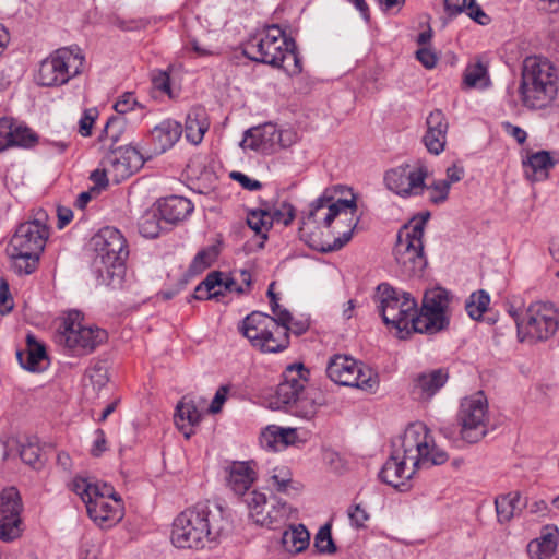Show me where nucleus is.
<instances>
[{
    "label": "nucleus",
    "instance_id": "obj_1",
    "mask_svg": "<svg viewBox=\"0 0 559 559\" xmlns=\"http://www.w3.org/2000/svg\"><path fill=\"white\" fill-rule=\"evenodd\" d=\"M448 460L449 454L436 444L427 426L412 424L403 436L393 441V451L379 472V478L404 491L417 469L442 465Z\"/></svg>",
    "mask_w": 559,
    "mask_h": 559
},
{
    "label": "nucleus",
    "instance_id": "obj_2",
    "mask_svg": "<svg viewBox=\"0 0 559 559\" xmlns=\"http://www.w3.org/2000/svg\"><path fill=\"white\" fill-rule=\"evenodd\" d=\"M243 55L252 61L281 68L289 75L302 71L295 40L286 37L276 24L252 36L243 46Z\"/></svg>",
    "mask_w": 559,
    "mask_h": 559
},
{
    "label": "nucleus",
    "instance_id": "obj_3",
    "mask_svg": "<svg viewBox=\"0 0 559 559\" xmlns=\"http://www.w3.org/2000/svg\"><path fill=\"white\" fill-rule=\"evenodd\" d=\"M222 527L206 503L180 512L173 522L171 543L180 549H204L216 544Z\"/></svg>",
    "mask_w": 559,
    "mask_h": 559
},
{
    "label": "nucleus",
    "instance_id": "obj_4",
    "mask_svg": "<svg viewBox=\"0 0 559 559\" xmlns=\"http://www.w3.org/2000/svg\"><path fill=\"white\" fill-rule=\"evenodd\" d=\"M559 91L558 69L547 58L528 56L523 60L519 94L523 106L544 109L557 98Z\"/></svg>",
    "mask_w": 559,
    "mask_h": 559
},
{
    "label": "nucleus",
    "instance_id": "obj_5",
    "mask_svg": "<svg viewBox=\"0 0 559 559\" xmlns=\"http://www.w3.org/2000/svg\"><path fill=\"white\" fill-rule=\"evenodd\" d=\"M46 211L38 210L32 219L21 223L11 237L8 254L17 274H32L49 237Z\"/></svg>",
    "mask_w": 559,
    "mask_h": 559
},
{
    "label": "nucleus",
    "instance_id": "obj_6",
    "mask_svg": "<svg viewBox=\"0 0 559 559\" xmlns=\"http://www.w3.org/2000/svg\"><path fill=\"white\" fill-rule=\"evenodd\" d=\"M374 298L384 324L395 329L400 338L413 333L412 321L417 312V301L409 293L382 283L377 287Z\"/></svg>",
    "mask_w": 559,
    "mask_h": 559
},
{
    "label": "nucleus",
    "instance_id": "obj_7",
    "mask_svg": "<svg viewBox=\"0 0 559 559\" xmlns=\"http://www.w3.org/2000/svg\"><path fill=\"white\" fill-rule=\"evenodd\" d=\"M309 370L301 364L292 365L284 372V380L277 385L276 403L278 408L304 419H311L317 413L312 399L305 395V384Z\"/></svg>",
    "mask_w": 559,
    "mask_h": 559
},
{
    "label": "nucleus",
    "instance_id": "obj_8",
    "mask_svg": "<svg viewBox=\"0 0 559 559\" xmlns=\"http://www.w3.org/2000/svg\"><path fill=\"white\" fill-rule=\"evenodd\" d=\"M454 296L442 287L427 289L420 309L413 317V333L437 334L450 325L451 304Z\"/></svg>",
    "mask_w": 559,
    "mask_h": 559
},
{
    "label": "nucleus",
    "instance_id": "obj_9",
    "mask_svg": "<svg viewBox=\"0 0 559 559\" xmlns=\"http://www.w3.org/2000/svg\"><path fill=\"white\" fill-rule=\"evenodd\" d=\"M84 63L85 56L79 46L61 47L40 62L37 82L47 87L61 86L80 75Z\"/></svg>",
    "mask_w": 559,
    "mask_h": 559
},
{
    "label": "nucleus",
    "instance_id": "obj_10",
    "mask_svg": "<svg viewBox=\"0 0 559 559\" xmlns=\"http://www.w3.org/2000/svg\"><path fill=\"white\" fill-rule=\"evenodd\" d=\"M515 320L520 342H543L550 338L559 328V311L551 302L531 304L522 316L511 313Z\"/></svg>",
    "mask_w": 559,
    "mask_h": 559
},
{
    "label": "nucleus",
    "instance_id": "obj_11",
    "mask_svg": "<svg viewBox=\"0 0 559 559\" xmlns=\"http://www.w3.org/2000/svg\"><path fill=\"white\" fill-rule=\"evenodd\" d=\"M239 331L250 344L262 353H281L289 346L284 328L280 326L271 316L253 311L240 323Z\"/></svg>",
    "mask_w": 559,
    "mask_h": 559
},
{
    "label": "nucleus",
    "instance_id": "obj_12",
    "mask_svg": "<svg viewBox=\"0 0 559 559\" xmlns=\"http://www.w3.org/2000/svg\"><path fill=\"white\" fill-rule=\"evenodd\" d=\"M96 262L103 266L108 276L121 280L124 275V261L129 254L127 241L115 227L102 228L93 238Z\"/></svg>",
    "mask_w": 559,
    "mask_h": 559
},
{
    "label": "nucleus",
    "instance_id": "obj_13",
    "mask_svg": "<svg viewBox=\"0 0 559 559\" xmlns=\"http://www.w3.org/2000/svg\"><path fill=\"white\" fill-rule=\"evenodd\" d=\"M328 377L344 386H355L367 392H374L379 385L378 374L347 355H334L326 366Z\"/></svg>",
    "mask_w": 559,
    "mask_h": 559
},
{
    "label": "nucleus",
    "instance_id": "obj_14",
    "mask_svg": "<svg viewBox=\"0 0 559 559\" xmlns=\"http://www.w3.org/2000/svg\"><path fill=\"white\" fill-rule=\"evenodd\" d=\"M57 337L58 342L74 355H85L107 340V332L99 328L83 325L81 313L74 310L68 313Z\"/></svg>",
    "mask_w": 559,
    "mask_h": 559
},
{
    "label": "nucleus",
    "instance_id": "obj_15",
    "mask_svg": "<svg viewBox=\"0 0 559 559\" xmlns=\"http://www.w3.org/2000/svg\"><path fill=\"white\" fill-rule=\"evenodd\" d=\"M407 231L400 228L393 248L394 259L400 266L401 273L407 277H420L427 266V258L424 253V241L420 237V229Z\"/></svg>",
    "mask_w": 559,
    "mask_h": 559
},
{
    "label": "nucleus",
    "instance_id": "obj_16",
    "mask_svg": "<svg viewBox=\"0 0 559 559\" xmlns=\"http://www.w3.org/2000/svg\"><path fill=\"white\" fill-rule=\"evenodd\" d=\"M457 420L460 436L467 443H476L487 435L488 403L483 392L462 400Z\"/></svg>",
    "mask_w": 559,
    "mask_h": 559
},
{
    "label": "nucleus",
    "instance_id": "obj_17",
    "mask_svg": "<svg viewBox=\"0 0 559 559\" xmlns=\"http://www.w3.org/2000/svg\"><path fill=\"white\" fill-rule=\"evenodd\" d=\"M273 500L271 508L265 510L267 507L265 493L252 490L245 499V503L249 509V515L257 524L276 530L294 518L297 511L281 499Z\"/></svg>",
    "mask_w": 559,
    "mask_h": 559
},
{
    "label": "nucleus",
    "instance_id": "obj_18",
    "mask_svg": "<svg viewBox=\"0 0 559 559\" xmlns=\"http://www.w3.org/2000/svg\"><path fill=\"white\" fill-rule=\"evenodd\" d=\"M357 210V204L354 194L352 199H336L333 191L325 189L324 192L316 199L311 204L307 217L304 218L302 224L310 223L330 227L333 221L342 215L350 213L353 216Z\"/></svg>",
    "mask_w": 559,
    "mask_h": 559
},
{
    "label": "nucleus",
    "instance_id": "obj_19",
    "mask_svg": "<svg viewBox=\"0 0 559 559\" xmlns=\"http://www.w3.org/2000/svg\"><path fill=\"white\" fill-rule=\"evenodd\" d=\"M23 503L20 492L14 487L4 488L0 493V539L13 542L23 533L21 513Z\"/></svg>",
    "mask_w": 559,
    "mask_h": 559
},
{
    "label": "nucleus",
    "instance_id": "obj_20",
    "mask_svg": "<svg viewBox=\"0 0 559 559\" xmlns=\"http://www.w3.org/2000/svg\"><path fill=\"white\" fill-rule=\"evenodd\" d=\"M427 170L423 167L412 168L409 165H402L385 173L384 182L389 190L407 198L419 195L425 189Z\"/></svg>",
    "mask_w": 559,
    "mask_h": 559
},
{
    "label": "nucleus",
    "instance_id": "obj_21",
    "mask_svg": "<svg viewBox=\"0 0 559 559\" xmlns=\"http://www.w3.org/2000/svg\"><path fill=\"white\" fill-rule=\"evenodd\" d=\"M140 152L130 145L120 146L107 153L100 162L114 182L119 183L143 166Z\"/></svg>",
    "mask_w": 559,
    "mask_h": 559
},
{
    "label": "nucleus",
    "instance_id": "obj_22",
    "mask_svg": "<svg viewBox=\"0 0 559 559\" xmlns=\"http://www.w3.org/2000/svg\"><path fill=\"white\" fill-rule=\"evenodd\" d=\"M283 132L273 123H264L262 126L248 129L240 146L243 150H252L262 154H271L277 148L287 146L283 139Z\"/></svg>",
    "mask_w": 559,
    "mask_h": 559
},
{
    "label": "nucleus",
    "instance_id": "obj_23",
    "mask_svg": "<svg viewBox=\"0 0 559 559\" xmlns=\"http://www.w3.org/2000/svg\"><path fill=\"white\" fill-rule=\"evenodd\" d=\"M448 380L449 370L443 367L415 373L411 380V394L416 401L429 402Z\"/></svg>",
    "mask_w": 559,
    "mask_h": 559
},
{
    "label": "nucleus",
    "instance_id": "obj_24",
    "mask_svg": "<svg viewBox=\"0 0 559 559\" xmlns=\"http://www.w3.org/2000/svg\"><path fill=\"white\" fill-rule=\"evenodd\" d=\"M82 501L86 507L90 519L100 527H111L123 516L122 499L109 501L98 497L94 499L87 498Z\"/></svg>",
    "mask_w": 559,
    "mask_h": 559
},
{
    "label": "nucleus",
    "instance_id": "obj_25",
    "mask_svg": "<svg viewBox=\"0 0 559 559\" xmlns=\"http://www.w3.org/2000/svg\"><path fill=\"white\" fill-rule=\"evenodd\" d=\"M426 124L427 132L423 138L424 144L431 154L439 155L445 146L448 120L440 109H436L427 117Z\"/></svg>",
    "mask_w": 559,
    "mask_h": 559
},
{
    "label": "nucleus",
    "instance_id": "obj_26",
    "mask_svg": "<svg viewBox=\"0 0 559 559\" xmlns=\"http://www.w3.org/2000/svg\"><path fill=\"white\" fill-rule=\"evenodd\" d=\"M559 163V153L538 151L531 154L526 162H523L525 175L532 181H542L548 178L549 170Z\"/></svg>",
    "mask_w": 559,
    "mask_h": 559
},
{
    "label": "nucleus",
    "instance_id": "obj_27",
    "mask_svg": "<svg viewBox=\"0 0 559 559\" xmlns=\"http://www.w3.org/2000/svg\"><path fill=\"white\" fill-rule=\"evenodd\" d=\"M69 488L71 491L76 493L81 500L98 497L105 500L111 499V501H115V499H121V497L114 490L112 486L106 483L102 485L94 483L88 477L75 476L69 484Z\"/></svg>",
    "mask_w": 559,
    "mask_h": 559
},
{
    "label": "nucleus",
    "instance_id": "obj_28",
    "mask_svg": "<svg viewBox=\"0 0 559 559\" xmlns=\"http://www.w3.org/2000/svg\"><path fill=\"white\" fill-rule=\"evenodd\" d=\"M192 202L183 197L169 195L158 201V213L166 223L177 224L193 212Z\"/></svg>",
    "mask_w": 559,
    "mask_h": 559
},
{
    "label": "nucleus",
    "instance_id": "obj_29",
    "mask_svg": "<svg viewBox=\"0 0 559 559\" xmlns=\"http://www.w3.org/2000/svg\"><path fill=\"white\" fill-rule=\"evenodd\" d=\"M182 134V127L179 122L166 119L152 130L154 153L160 154L173 147Z\"/></svg>",
    "mask_w": 559,
    "mask_h": 559
},
{
    "label": "nucleus",
    "instance_id": "obj_30",
    "mask_svg": "<svg viewBox=\"0 0 559 559\" xmlns=\"http://www.w3.org/2000/svg\"><path fill=\"white\" fill-rule=\"evenodd\" d=\"M297 431L294 428H282L275 425L267 426L260 435V444L269 451H280L294 444Z\"/></svg>",
    "mask_w": 559,
    "mask_h": 559
},
{
    "label": "nucleus",
    "instance_id": "obj_31",
    "mask_svg": "<svg viewBox=\"0 0 559 559\" xmlns=\"http://www.w3.org/2000/svg\"><path fill=\"white\" fill-rule=\"evenodd\" d=\"M556 527H545L540 536L527 545V552L531 559H552L558 540Z\"/></svg>",
    "mask_w": 559,
    "mask_h": 559
},
{
    "label": "nucleus",
    "instance_id": "obj_32",
    "mask_svg": "<svg viewBox=\"0 0 559 559\" xmlns=\"http://www.w3.org/2000/svg\"><path fill=\"white\" fill-rule=\"evenodd\" d=\"M255 480V472L249 466L248 463L239 462L234 463L228 477V486L231 490L243 500L251 492L248 491Z\"/></svg>",
    "mask_w": 559,
    "mask_h": 559
},
{
    "label": "nucleus",
    "instance_id": "obj_33",
    "mask_svg": "<svg viewBox=\"0 0 559 559\" xmlns=\"http://www.w3.org/2000/svg\"><path fill=\"white\" fill-rule=\"evenodd\" d=\"M209 126L210 123L205 109L203 107L191 108L186 119V139L194 145L201 143Z\"/></svg>",
    "mask_w": 559,
    "mask_h": 559
},
{
    "label": "nucleus",
    "instance_id": "obj_34",
    "mask_svg": "<svg viewBox=\"0 0 559 559\" xmlns=\"http://www.w3.org/2000/svg\"><path fill=\"white\" fill-rule=\"evenodd\" d=\"M201 420V413L192 401H187L186 397L180 401L176 407L175 423L178 429L188 439L193 435V427Z\"/></svg>",
    "mask_w": 559,
    "mask_h": 559
},
{
    "label": "nucleus",
    "instance_id": "obj_35",
    "mask_svg": "<svg viewBox=\"0 0 559 559\" xmlns=\"http://www.w3.org/2000/svg\"><path fill=\"white\" fill-rule=\"evenodd\" d=\"M27 348L17 350L16 358L22 368L28 371H37L40 364L47 358L45 347L36 341L33 334L26 336Z\"/></svg>",
    "mask_w": 559,
    "mask_h": 559
},
{
    "label": "nucleus",
    "instance_id": "obj_36",
    "mask_svg": "<svg viewBox=\"0 0 559 559\" xmlns=\"http://www.w3.org/2000/svg\"><path fill=\"white\" fill-rule=\"evenodd\" d=\"M310 534L306 526L299 524L297 526H290L282 535L283 547L293 554H298L305 550L309 546Z\"/></svg>",
    "mask_w": 559,
    "mask_h": 559
},
{
    "label": "nucleus",
    "instance_id": "obj_37",
    "mask_svg": "<svg viewBox=\"0 0 559 559\" xmlns=\"http://www.w3.org/2000/svg\"><path fill=\"white\" fill-rule=\"evenodd\" d=\"M221 285L222 272L213 271L195 287L191 297L197 300L218 299L224 296L223 289H216Z\"/></svg>",
    "mask_w": 559,
    "mask_h": 559
},
{
    "label": "nucleus",
    "instance_id": "obj_38",
    "mask_svg": "<svg viewBox=\"0 0 559 559\" xmlns=\"http://www.w3.org/2000/svg\"><path fill=\"white\" fill-rule=\"evenodd\" d=\"M270 485L278 492L296 496L301 490V485L292 479V473L286 466L276 467L270 477Z\"/></svg>",
    "mask_w": 559,
    "mask_h": 559
},
{
    "label": "nucleus",
    "instance_id": "obj_39",
    "mask_svg": "<svg viewBox=\"0 0 559 559\" xmlns=\"http://www.w3.org/2000/svg\"><path fill=\"white\" fill-rule=\"evenodd\" d=\"M521 497L519 492H511L504 496L496 498L495 506L497 518L500 523L509 522L516 509H520L519 504Z\"/></svg>",
    "mask_w": 559,
    "mask_h": 559
},
{
    "label": "nucleus",
    "instance_id": "obj_40",
    "mask_svg": "<svg viewBox=\"0 0 559 559\" xmlns=\"http://www.w3.org/2000/svg\"><path fill=\"white\" fill-rule=\"evenodd\" d=\"M463 83L466 87H487L490 83L488 70L480 61L468 64L463 74Z\"/></svg>",
    "mask_w": 559,
    "mask_h": 559
},
{
    "label": "nucleus",
    "instance_id": "obj_41",
    "mask_svg": "<svg viewBox=\"0 0 559 559\" xmlns=\"http://www.w3.org/2000/svg\"><path fill=\"white\" fill-rule=\"evenodd\" d=\"M248 226L262 237L267 238V231L272 227L271 212L265 210H252L247 216Z\"/></svg>",
    "mask_w": 559,
    "mask_h": 559
},
{
    "label": "nucleus",
    "instance_id": "obj_42",
    "mask_svg": "<svg viewBox=\"0 0 559 559\" xmlns=\"http://www.w3.org/2000/svg\"><path fill=\"white\" fill-rule=\"evenodd\" d=\"M490 302V296L487 292L480 289L473 293L465 304L467 314L473 320H479L485 311L488 309Z\"/></svg>",
    "mask_w": 559,
    "mask_h": 559
},
{
    "label": "nucleus",
    "instance_id": "obj_43",
    "mask_svg": "<svg viewBox=\"0 0 559 559\" xmlns=\"http://www.w3.org/2000/svg\"><path fill=\"white\" fill-rule=\"evenodd\" d=\"M160 215L157 210L145 212L139 219V231L145 238H156L160 233Z\"/></svg>",
    "mask_w": 559,
    "mask_h": 559
},
{
    "label": "nucleus",
    "instance_id": "obj_44",
    "mask_svg": "<svg viewBox=\"0 0 559 559\" xmlns=\"http://www.w3.org/2000/svg\"><path fill=\"white\" fill-rule=\"evenodd\" d=\"M12 136L10 138V141L12 142V147L19 146L28 148L37 143V135L29 128L22 124H17L12 120Z\"/></svg>",
    "mask_w": 559,
    "mask_h": 559
},
{
    "label": "nucleus",
    "instance_id": "obj_45",
    "mask_svg": "<svg viewBox=\"0 0 559 559\" xmlns=\"http://www.w3.org/2000/svg\"><path fill=\"white\" fill-rule=\"evenodd\" d=\"M314 547L321 554H334L336 546L331 534V524L326 523L320 527L314 536Z\"/></svg>",
    "mask_w": 559,
    "mask_h": 559
},
{
    "label": "nucleus",
    "instance_id": "obj_46",
    "mask_svg": "<svg viewBox=\"0 0 559 559\" xmlns=\"http://www.w3.org/2000/svg\"><path fill=\"white\" fill-rule=\"evenodd\" d=\"M126 120L121 116L110 117L103 130L100 139L103 136L109 139L112 143H116L120 140L121 133L124 129Z\"/></svg>",
    "mask_w": 559,
    "mask_h": 559
},
{
    "label": "nucleus",
    "instance_id": "obj_47",
    "mask_svg": "<svg viewBox=\"0 0 559 559\" xmlns=\"http://www.w3.org/2000/svg\"><path fill=\"white\" fill-rule=\"evenodd\" d=\"M114 108L120 116L130 111H134L136 108H139L141 111L144 109V107L138 102L132 92L123 93L115 103Z\"/></svg>",
    "mask_w": 559,
    "mask_h": 559
},
{
    "label": "nucleus",
    "instance_id": "obj_48",
    "mask_svg": "<svg viewBox=\"0 0 559 559\" xmlns=\"http://www.w3.org/2000/svg\"><path fill=\"white\" fill-rule=\"evenodd\" d=\"M358 223V218L355 219L353 226L347 231H344L340 237H336L332 243L326 245H310L313 249L320 251V252H333L342 249L346 243H348L353 237V230L356 227Z\"/></svg>",
    "mask_w": 559,
    "mask_h": 559
},
{
    "label": "nucleus",
    "instance_id": "obj_49",
    "mask_svg": "<svg viewBox=\"0 0 559 559\" xmlns=\"http://www.w3.org/2000/svg\"><path fill=\"white\" fill-rule=\"evenodd\" d=\"M20 456L25 464L31 465L34 468H38L41 464L40 448L36 443L27 442L26 444H22Z\"/></svg>",
    "mask_w": 559,
    "mask_h": 559
},
{
    "label": "nucleus",
    "instance_id": "obj_50",
    "mask_svg": "<svg viewBox=\"0 0 559 559\" xmlns=\"http://www.w3.org/2000/svg\"><path fill=\"white\" fill-rule=\"evenodd\" d=\"M462 9L463 12L480 25H487L490 21L489 16L477 4L476 0H463Z\"/></svg>",
    "mask_w": 559,
    "mask_h": 559
},
{
    "label": "nucleus",
    "instance_id": "obj_51",
    "mask_svg": "<svg viewBox=\"0 0 559 559\" xmlns=\"http://www.w3.org/2000/svg\"><path fill=\"white\" fill-rule=\"evenodd\" d=\"M425 188L430 191L429 200L433 204L443 203L448 199L450 187L443 180H437L429 187L425 186Z\"/></svg>",
    "mask_w": 559,
    "mask_h": 559
},
{
    "label": "nucleus",
    "instance_id": "obj_52",
    "mask_svg": "<svg viewBox=\"0 0 559 559\" xmlns=\"http://www.w3.org/2000/svg\"><path fill=\"white\" fill-rule=\"evenodd\" d=\"M295 217V210L293 205L288 203H283L281 207L276 209L271 213L272 224L274 222L283 223L284 225H289Z\"/></svg>",
    "mask_w": 559,
    "mask_h": 559
},
{
    "label": "nucleus",
    "instance_id": "obj_53",
    "mask_svg": "<svg viewBox=\"0 0 559 559\" xmlns=\"http://www.w3.org/2000/svg\"><path fill=\"white\" fill-rule=\"evenodd\" d=\"M12 119L1 118L0 119V153L4 150L12 147L10 138L12 136Z\"/></svg>",
    "mask_w": 559,
    "mask_h": 559
},
{
    "label": "nucleus",
    "instance_id": "obj_54",
    "mask_svg": "<svg viewBox=\"0 0 559 559\" xmlns=\"http://www.w3.org/2000/svg\"><path fill=\"white\" fill-rule=\"evenodd\" d=\"M13 309V301L9 289V284L4 278H0V313H9Z\"/></svg>",
    "mask_w": 559,
    "mask_h": 559
},
{
    "label": "nucleus",
    "instance_id": "obj_55",
    "mask_svg": "<svg viewBox=\"0 0 559 559\" xmlns=\"http://www.w3.org/2000/svg\"><path fill=\"white\" fill-rule=\"evenodd\" d=\"M348 516L352 525L362 527L365 522L369 520V514L360 504H355L348 509Z\"/></svg>",
    "mask_w": 559,
    "mask_h": 559
},
{
    "label": "nucleus",
    "instance_id": "obj_56",
    "mask_svg": "<svg viewBox=\"0 0 559 559\" xmlns=\"http://www.w3.org/2000/svg\"><path fill=\"white\" fill-rule=\"evenodd\" d=\"M230 177L249 191H258L262 188V183L259 180L252 179L240 171H233Z\"/></svg>",
    "mask_w": 559,
    "mask_h": 559
},
{
    "label": "nucleus",
    "instance_id": "obj_57",
    "mask_svg": "<svg viewBox=\"0 0 559 559\" xmlns=\"http://www.w3.org/2000/svg\"><path fill=\"white\" fill-rule=\"evenodd\" d=\"M95 112L93 110H85L79 121V132L82 136L91 135L92 128L95 121Z\"/></svg>",
    "mask_w": 559,
    "mask_h": 559
},
{
    "label": "nucleus",
    "instance_id": "obj_58",
    "mask_svg": "<svg viewBox=\"0 0 559 559\" xmlns=\"http://www.w3.org/2000/svg\"><path fill=\"white\" fill-rule=\"evenodd\" d=\"M274 317L273 320L282 328L285 329L286 331V335L289 337V331H290V326H289V323L292 322L293 320V317L290 314V312L285 309V308H282L280 306V309H276V310H272Z\"/></svg>",
    "mask_w": 559,
    "mask_h": 559
},
{
    "label": "nucleus",
    "instance_id": "obj_59",
    "mask_svg": "<svg viewBox=\"0 0 559 559\" xmlns=\"http://www.w3.org/2000/svg\"><path fill=\"white\" fill-rule=\"evenodd\" d=\"M430 217L429 212L421 213L419 217H414L409 223L402 226V228H406L407 231H416L415 229H420V237L424 238L425 227Z\"/></svg>",
    "mask_w": 559,
    "mask_h": 559
},
{
    "label": "nucleus",
    "instance_id": "obj_60",
    "mask_svg": "<svg viewBox=\"0 0 559 559\" xmlns=\"http://www.w3.org/2000/svg\"><path fill=\"white\" fill-rule=\"evenodd\" d=\"M106 436L104 430L96 429L95 430V440L93 442V445L91 448V454L95 457L100 456L106 450Z\"/></svg>",
    "mask_w": 559,
    "mask_h": 559
},
{
    "label": "nucleus",
    "instance_id": "obj_61",
    "mask_svg": "<svg viewBox=\"0 0 559 559\" xmlns=\"http://www.w3.org/2000/svg\"><path fill=\"white\" fill-rule=\"evenodd\" d=\"M418 61L427 69H432L437 63V56L430 49L423 47L416 51Z\"/></svg>",
    "mask_w": 559,
    "mask_h": 559
},
{
    "label": "nucleus",
    "instance_id": "obj_62",
    "mask_svg": "<svg viewBox=\"0 0 559 559\" xmlns=\"http://www.w3.org/2000/svg\"><path fill=\"white\" fill-rule=\"evenodd\" d=\"M109 176L110 175L106 170V167L100 166V168H97L91 173L90 179L93 181L96 188L103 189L108 186Z\"/></svg>",
    "mask_w": 559,
    "mask_h": 559
},
{
    "label": "nucleus",
    "instance_id": "obj_63",
    "mask_svg": "<svg viewBox=\"0 0 559 559\" xmlns=\"http://www.w3.org/2000/svg\"><path fill=\"white\" fill-rule=\"evenodd\" d=\"M227 392H228V389L227 386H221L215 395H214V399L212 400V403L209 407V412L212 413V414H216L218 412H221L222 409V406L223 404L225 403L226 399H227Z\"/></svg>",
    "mask_w": 559,
    "mask_h": 559
},
{
    "label": "nucleus",
    "instance_id": "obj_64",
    "mask_svg": "<svg viewBox=\"0 0 559 559\" xmlns=\"http://www.w3.org/2000/svg\"><path fill=\"white\" fill-rule=\"evenodd\" d=\"M464 176L463 167L457 165H452L447 168V179H443L444 182H448L451 188L452 183L459 182Z\"/></svg>",
    "mask_w": 559,
    "mask_h": 559
}]
</instances>
